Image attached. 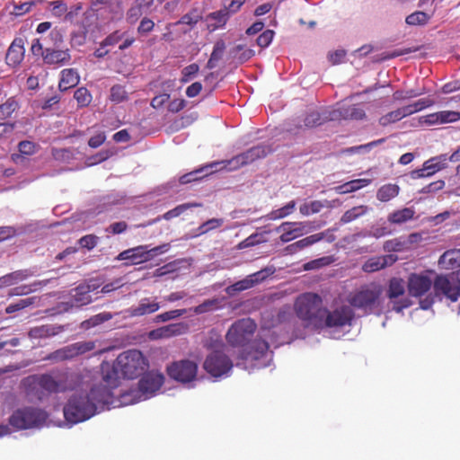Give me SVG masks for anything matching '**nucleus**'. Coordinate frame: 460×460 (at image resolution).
Masks as SVG:
<instances>
[{"mask_svg": "<svg viewBox=\"0 0 460 460\" xmlns=\"http://www.w3.org/2000/svg\"><path fill=\"white\" fill-rule=\"evenodd\" d=\"M164 376L159 372L146 374L138 383V389L129 390L115 398L113 392L103 387H93L85 396H71L64 407V417L71 425L85 421L105 409L117 408L147 400L156 394Z\"/></svg>", "mask_w": 460, "mask_h": 460, "instance_id": "f257e3e1", "label": "nucleus"}, {"mask_svg": "<svg viewBox=\"0 0 460 460\" xmlns=\"http://www.w3.org/2000/svg\"><path fill=\"white\" fill-rule=\"evenodd\" d=\"M256 330V323L250 318H243L234 323L226 333V341L233 347L243 348V358L255 367L270 366L272 352L265 341L254 340L250 342Z\"/></svg>", "mask_w": 460, "mask_h": 460, "instance_id": "f03ea898", "label": "nucleus"}, {"mask_svg": "<svg viewBox=\"0 0 460 460\" xmlns=\"http://www.w3.org/2000/svg\"><path fill=\"white\" fill-rule=\"evenodd\" d=\"M146 367V361L139 350H127L118 356L112 366L108 363L102 365V379L105 385L99 384L84 387V384L80 390H76L72 396L75 394L85 396V394H90L93 387H103L113 392L112 389L119 385V378L133 379L137 377Z\"/></svg>", "mask_w": 460, "mask_h": 460, "instance_id": "7ed1b4c3", "label": "nucleus"}, {"mask_svg": "<svg viewBox=\"0 0 460 460\" xmlns=\"http://www.w3.org/2000/svg\"><path fill=\"white\" fill-rule=\"evenodd\" d=\"M323 309L321 297L313 293L299 296L295 304L297 317L305 323V326L313 329H318L321 326Z\"/></svg>", "mask_w": 460, "mask_h": 460, "instance_id": "20e7f679", "label": "nucleus"}, {"mask_svg": "<svg viewBox=\"0 0 460 460\" xmlns=\"http://www.w3.org/2000/svg\"><path fill=\"white\" fill-rule=\"evenodd\" d=\"M215 339L211 338L209 341H205V346L214 349L205 358L203 368L214 378L227 377L233 368V362L221 350L217 349V343L220 342L219 336L214 334Z\"/></svg>", "mask_w": 460, "mask_h": 460, "instance_id": "39448f33", "label": "nucleus"}, {"mask_svg": "<svg viewBox=\"0 0 460 460\" xmlns=\"http://www.w3.org/2000/svg\"><path fill=\"white\" fill-rule=\"evenodd\" d=\"M353 311L349 305H342L332 311L323 309L322 323L318 329L328 332L332 338L338 339L342 335V328L350 325Z\"/></svg>", "mask_w": 460, "mask_h": 460, "instance_id": "423d86ee", "label": "nucleus"}, {"mask_svg": "<svg viewBox=\"0 0 460 460\" xmlns=\"http://www.w3.org/2000/svg\"><path fill=\"white\" fill-rule=\"evenodd\" d=\"M381 295V287L371 283L352 294L349 301L352 306L362 309L366 313H379Z\"/></svg>", "mask_w": 460, "mask_h": 460, "instance_id": "0eeeda50", "label": "nucleus"}, {"mask_svg": "<svg viewBox=\"0 0 460 460\" xmlns=\"http://www.w3.org/2000/svg\"><path fill=\"white\" fill-rule=\"evenodd\" d=\"M435 296L440 300L446 298L450 302L460 299V274L450 273L438 275L434 280Z\"/></svg>", "mask_w": 460, "mask_h": 460, "instance_id": "6e6552de", "label": "nucleus"}, {"mask_svg": "<svg viewBox=\"0 0 460 460\" xmlns=\"http://www.w3.org/2000/svg\"><path fill=\"white\" fill-rule=\"evenodd\" d=\"M78 376L71 372H61L55 375H42L39 378V385L49 393H63L75 388Z\"/></svg>", "mask_w": 460, "mask_h": 460, "instance_id": "1a4fd4ad", "label": "nucleus"}, {"mask_svg": "<svg viewBox=\"0 0 460 460\" xmlns=\"http://www.w3.org/2000/svg\"><path fill=\"white\" fill-rule=\"evenodd\" d=\"M47 414L36 408H24L15 411L9 418V423L16 429L40 427L45 422Z\"/></svg>", "mask_w": 460, "mask_h": 460, "instance_id": "9d476101", "label": "nucleus"}, {"mask_svg": "<svg viewBox=\"0 0 460 460\" xmlns=\"http://www.w3.org/2000/svg\"><path fill=\"white\" fill-rule=\"evenodd\" d=\"M168 376L188 387H193L198 380V364L189 359L172 362L167 367Z\"/></svg>", "mask_w": 460, "mask_h": 460, "instance_id": "9b49d317", "label": "nucleus"}, {"mask_svg": "<svg viewBox=\"0 0 460 460\" xmlns=\"http://www.w3.org/2000/svg\"><path fill=\"white\" fill-rule=\"evenodd\" d=\"M169 249V243H164L151 249H148L147 245H139L121 252L118 255V260H128L132 264H138L140 262L151 261L157 255L165 253Z\"/></svg>", "mask_w": 460, "mask_h": 460, "instance_id": "f8f14e48", "label": "nucleus"}, {"mask_svg": "<svg viewBox=\"0 0 460 460\" xmlns=\"http://www.w3.org/2000/svg\"><path fill=\"white\" fill-rule=\"evenodd\" d=\"M387 296L389 304L392 305V310L397 313L411 305L410 299L405 296L404 281L401 279L394 278L390 280Z\"/></svg>", "mask_w": 460, "mask_h": 460, "instance_id": "ddd939ff", "label": "nucleus"}, {"mask_svg": "<svg viewBox=\"0 0 460 460\" xmlns=\"http://www.w3.org/2000/svg\"><path fill=\"white\" fill-rule=\"evenodd\" d=\"M314 227L307 222H283L276 228L278 233H281L279 239L282 243H288L299 236L308 234Z\"/></svg>", "mask_w": 460, "mask_h": 460, "instance_id": "4468645a", "label": "nucleus"}, {"mask_svg": "<svg viewBox=\"0 0 460 460\" xmlns=\"http://www.w3.org/2000/svg\"><path fill=\"white\" fill-rule=\"evenodd\" d=\"M94 349V341H79L54 351L49 357V358L56 361L70 359L79 355H83L86 352L92 351Z\"/></svg>", "mask_w": 460, "mask_h": 460, "instance_id": "2eb2a0df", "label": "nucleus"}, {"mask_svg": "<svg viewBox=\"0 0 460 460\" xmlns=\"http://www.w3.org/2000/svg\"><path fill=\"white\" fill-rule=\"evenodd\" d=\"M449 162V156L447 154H442L424 162L422 168L413 170L411 172V179H420L424 177H429L436 172L447 167Z\"/></svg>", "mask_w": 460, "mask_h": 460, "instance_id": "dca6fc26", "label": "nucleus"}, {"mask_svg": "<svg viewBox=\"0 0 460 460\" xmlns=\"http://www.w3.org/2000/svg\"><path fill=\"white\" fill-rule=\"evenodd\" d=\"M434 286V281L426 273H411L407 281L408 290L412 296L425 295Z\"/></svg>", "mask_w": 460, "mask_h": 460, "instance_id": "f3484780", "label": "nucleus"}, {"mask_svg": "<svg viewBox=\"0 0 460 460\" xmlns=\"http://www.w3.org/2000/svg\"><path fill=\"white\" fill-rule=\"evenodd\" d=\"M366 117L365 111L357 106H341L337 109L329 111V114L326 117L330 120H340V119H356L360 120Z\"/></svg>", "mask_w": 460, "mask_h": 460, "instance_id": "a211bd4d", "label": "nucleus"}, {"mask_svg": "<svg viewBox=\"0 0 460 460\" xmlns=\"http://www.w3.org/2000/svg\"><path fill=\"white\" fill-rule=\"evenodd\" d=\"M266 276L267 274L265 270L257 271L253 274L247 276L243 279L228 286L226 288V292L229 296H234L237 292L244 291L254 287L256 284L264 279Z\"/></svg>", "mask_w": 460, "mask_h": 460, "instance_id": "6ab92c4d", "label": "nucleus"}, {"mask_svg": "<svg viewBox=\"0 0 460 460\" xmlns=\"http://www.w3.org/2000/svg\"><path fill=\"white\" fill-rule=\"evenodd\" d=\"M159 308L160 305L155 298L145 297L137 305L128 308L125 313L131 317H137L153 314Z\"/></svg>", "mask_w": 460, "mask_h": 460, "instance_id": "aec40b11", "label": "nucleus"}, {"mask_svg": "<svg viewBox=\"0 0 460 460\" xmlns=\"http://www.w3.org/2000/svg\"><path fill=\"white\" fill-rule=\"evenodd\" d=\"M24 40L22 38H16L11 43L6 53V64L9 66H18L24 58Z\"/></svg>", "mask_w": 460, "mask_h": 460, "instance_id": "412c9836", "label": "nucleus"}, {"mask_svg": "<svg viewBox=\"0 0 460 460\" xmlns=\"http://www.w3.org/2000/svg\"><path fill=\"white\" fill-rule=\"evenodd\" d=\"M42 58L46 64L64 66L68 64L71 59L69 49H45L42 52Z\"/></svg>", "mask_w": 460, "mask_h": 460, "instance_id": "4be33fe9", "label": "nucleus"}, {"mask_svg": "<svg viewBox=\"0 0 460 460\" xmlns=\"http://www.w3.org/2000/svg\"><path fill=\"white\" fill-rule=\"evenodd\" d=\"M97 288V285L90 283L78 286L71 293L74 303L78 306L90 304L92 298L89 294Z\"/></svg>", "mask_w": 460, "mask_h": 460, "instance_id": "5701e85b", "label": "nucleus"}, {"mask_svg": "<svg viewBox=\"0 0 460 460\" xmlns=\"http://www.w3.org/2000/svg\"><path fill=\"white\" fill-rule=\"evenodd\" d=\"M396 260L397 257L393 254L372 257L364 263L362 269L366 272H374L392 265Z\"/></svg>", "mask_w": 460, "mask_h": 460, "instance_id": "b1692460", "label": "nucleus"}, {"mask_svg": "<svg viewBox=\"0 0 460 460\" xmlns=\"http://www.w3.org/2000/svg\"><path fill=\"white\" fill-rule=\"evenodd\" d=\"M324 235H325L324 233H318V234L309 235V236L303 238L294 243L288 245L285 248V251L288 254L296 253L299 251L320 242L321 240H323L324 238Z\"/></svg>", "mask_w": 460, "mask_h": 460, "instance_id": "393cba45", "label": "nucleus"}, {"mask_svg": "<svg viewBox=\"0 0 460 460\" xmlns=\"http://www.w3.org/2000/svg\"><path fill=\"white\" fill-rule=\"evenodd\" d=\"M63 331L60 325L45 324L31 328L28 335L31 339H45L55 336Z\"/></svg>", "mask_w": 460, "mask_h": 460, "instance_id": "a878e982", "label": "nucleus"}, {"mask_svg": "<svg viewBox=\"0 0 460 460\" xmlns=\"http://www.w3.org/2000/svg\"><path fill=\"white\" fill-rule=\"evenodd\" d=\"M438 265L443 270H456L460 268V249L445 252L438 260Z\"/></svg>", "mask_w": 460, "mask_h": 460, "instance_id": "bb28decb", "label": "nucleus"}, {"mask_svg": "<svg viewBox=\"0 0 460 460\" xmlns=\"http://www.w3.org/2000/svg\"><path fill=\"white\" fill-rule=\"evenodd\" d=\"M32 275L33 272L31 270H20L6 274L0 278V288L15 285Z\"/></svg>", "mask_w": 460, "mask_h": 460, "instance_id": "cd10ccee", "label": "nucleus"}, {"mask_svg": "<svg viewBox=\"0 0 460 460\" xmlns=\"http://www.w3.org/2000/svg\"><path fill=\"white\" fill-rule=\"evenodd\" d=\"M270 152V149L267 146L259 145L248 149L240 155L243 157L244 165H247L256 161L257 159L265 157Z\"/></svg>", "mask_w": 460, "mask_h": 460, "instance_id": "c85d7f7f", "label": "nucleus"}, {"mask_svg": "<svg viewBox=\"0 0 460 460\" xmlns=\"http://www.w3.org/2000/svg\"><path fill=\"white\" fill-rule=\"evenodd\" d=\"M79 74L74 68H66L61 71V78L59 81V88L61 90H67L75 86L79 83Z\"/></svg>", "mask_w": 460, "mask_h": 460, "instance_id": "c756f323", "label": "nucleus"}, {"mask_svg": "<svg viewBox=\"0 0 460 460\" xmlns=\"http://www.w3.org/2000/svg\"><path fill=\"white\" fill-rule=\"evenodd\" d=\"M229 16L230 14L225 9L209 13L207 16L208 30L213 31L224 26L226 23Z\"/></svg>", "mask_w": 460, "mask_h": 460, "instance_id": "7c9ffc66", "label": "nucleus"}, {"mask_svg": "<svg viewBox=\"0 0 460 460\" xmlns=\"http://www.w3.org/2000/svg\"><path fill=\"white\" fill-rule=\"evenodd\" d=\"M369 210L370 208L367 206L364 205L353 207L352 208L343 213L340 219V222L341 224H349L365 216L369 212Z\"/></svg>", "mask_w": 460, "mask_h": 460, "instance_id": "2f4dec72", "label": "nucleus"}, {"mask_svg": "<svg viewBox=\"0 0 460 460\" xmlns=\"http://www.w3.org/2000/svg\"><path fill=\"white\" fill-rule=\"evenodd\" d=\"M415 210L411 208H404L392 212L388 216V221L392 224L401 225L413 218Z\"/></svg>", "mask_w": 460, "mask_h": 460, "instance_id": "473e14b6", "label": "nucleus"}, {"mask_svg": "<svg viewBox=\"0 0 460 460\" xmlns=\"http://www.w3.org/2000/svg\"><path fill=\"white\" fill-rule=\"evenodd\" d=\"M296 202L295 200H291L282 208L272 210L265 217L269 220L282 219L291 215L296 210Z\"/></svg>", "mask_w": 460, "mask_h": 460, "instance_id": "72a5a7b5", "label": "nucleus"}, {"mask_svg": "<svg viewBox=\"0 0 460 460\" xmlns=\"http://www.w3.org/2000/svg\"><path fill=\"white\" fill-rule=\"evenodd\" d=\"M199 204H198V203H184V204H181V205L175 207L174 208H172V209L167 211L166 213H164L161 217H159L152 220L151 222L148 223V225L156 223L161 218H164L165 220H170L172 218L179 217L180 215L184 213L189 208H194V207H199Z\"/></svg>", "mask_w": 460, "mask_h": 460, "instance_id": "f704fd0d", "label": "nucleus"}, {"mask_svg": "<svg viewBox=\"0 0 460 460\" xmlns=\"http://www.w3.org/2000/svg\"><path fill=\"white\" fill-rule=\"evenodd\" d=\"M400 188L396 184H385L382 186L376 193V198L382 202H386L399 194Z\"/></svg>", "mask_w": 460, "mask_h": 460, "instance_id": "c9c22d12", "label": "nucleus"}, {"mask_svg": "<svg viewBox=\"0 0 460 460\" xmlns=\"http://www.w3.org/2000/svg\"><path fill=\"white\" fill-rule=\"evenodd\" d=\"M179 326L177 324H170L167 326H164L158 328L156 330L152 331L149 333L151 339L156 340L161 338H168L179 333Z\"/></svg>", "mask_w": 460, "mask_h": 460, "instance_id": "e433bc0d", "label": "nucleus"}, {"mask_svg": "<svg viewBox=\"0 0 460 460\" xmlns=\"http://www.w3.org/2000/svg\"><path fill=\"white\" fill-rule=\"evenodd\" d=\"M431 16L432 14H428L425 12L417 11L409 14L405 19V22L411 26H422L426 25L429 22Z\"/></svg>", "mask_w": 460, "mask_h": 460, "instance_id": "4c0bfd02", "label": "nucleus"}, {"mask_svg": "<svg viewBox=\"0 0 460 460\" xmlns=\"http://www.w3.org/2000/svg\"><path fill=\"white\" fill-rule=\"evenodd\" d=\"M19 108L17 101L11 97L5 102L0 105V120L9 117Z\"/></svg>", "mask_w": 460, "mask_h": 460, "instance_id": "58836bf2", "label": "nucleus"}, {"mask_svg": "<svg viewBox=\"0 0 460 460\" xmlns=\"http://www.w3.org/2000/svg\"><path fill=\"white\" fill-rule=\"evenodd\" d=\"M113 315L109 312H102L93 315L90 319L83 322L82 326L85 329L99 325L106 321L112 319Z\"/></svg>", "mask_w": 460, "mask_h": 460, "instance_id": "ea45409f", "label": "nucleus"}, {"mask_svg": "<svg viewBox=\"0 0 460 460\" xmlns=\"http://www.w3.org/2000/svg\"><path fill=\"white\" fill-rule=\"evenodd\" d=\"M329 111H324L323 114H320L318 111L310 112L305 119V127H314L321 125L326 120H330L326 117L328 116Z\"/></svg>", "mask_w": 460, "mask_h": 460, "instance_id": "a19ab883", "label": "nucleus"}, {"mask_svg": "<svg viewBox=\"0 0 460 460\" xmlns=\"http://www.w3.org/2000/svg\"><path fill=\"white\" fill-rule=\"evenodd\" d=\"M385 141V138H380V139L369 142L365 145H360V146L347 148L346 150H344V152L349 153V154H355V153H361V152L367 153V152H369L373 147L384 143Z\"/></svg>", "mask_w": 460, "mask_h": 460, "instance_id": "79ce46f5", "label": "nucleus"}, {"mask_svg": "<svg viewBox=\"0 0 460 460\" xmlns=\"http://www.w3.org/2000/svg\"><path fill=\"white\" fill-rule=\"evenodd\" d=\"M220 301L217 298L208 299L204 301L202 304L195 306L193 312L197 314H201L208 311L217 309L219 307Z\"/></svg>", "mask_w": 460, "mask_h": 460, "instance_id": "37998d69", "label": "nucleus"}, {"mask_svg": "<svg viewBox=\"0 0 460 460\" xmlns=\"http://www.w3.org/2000/svg\"><path fill=\"white\" fill-rule=\"evenodd\" d=\"M323 208V205L321 201L314 200L301 205L299 208V211L304 216H309L311 214L318 213Z\"/></svg>", "mask_w": 460, "mask_h": 460, "instance_id": "c03bdc74", "label": "nucleus"}, {"mask_svg": "<svg viewBox=\"0 0 460 460\" xmlns=\"http://www.w3.org/2000/svg\"><path fill=\"white\" fill-rule=\"evenodd\" d=\"M128 93L122 85L117 84L111 88L110 99L111 102L119 103L126 101Z\"/></svg>", "mask_w": 460, "mask_h": 460, "instance_id": "a18cd8bd", "label": "nucleus"}, {"mask_svg": "<svg viewBox=\"0 0 460 460\" xmlns=\"http://www.w3.org/2000/svg\"><path fill=\"white\" fill-rule=\"evenodd\" d=\"M402 119L401 113L398 109L392 111L382 117H380L378 122L382 127H387L390 124L395 123Z\"/></svg>", "mask_w": 460, "mask_h": 460, "instance_id": "49530a36", "label": "nucleus"}, {"mask_svg": "<svg viewBox=\"0 0 460 460\" xmlns=\"http://www.w3.org/2000/svg\"><path fill=\"white\" fill-rule=\"evenodd\" d=\"M74 97L76 100L78 105L81 107L87 106L92 101L91 93L84 87L78 88L75 92Z\"/></svg>", "mask_w": 460, "mask_h": 460, "instance_id": "de8ad7c7", "label": "nucleus"}, {"mask_svg": "<svg viewBox=\"0 0 460 460\" xmlns=\"http://www.w3.org/2000/svg\"><path fill=\"white\" fill-rule=\"evenodd\" d=\"M224 223V220L222 218H212L205 223H203L199 228H198V234L197 235L203 234L208 233L210 230L217 229L220 227Z\"/></svg>", "mask_w": 460, "mask_h": 460, "instance_id": "09e8293b", "label": "nucleus"}, {"mask_svg": "<svg viewBox=\"0 0 460 460\" xmlns=\"http://www.w3.org/2000/svg\"><path fill=\"white\" fill-rule=\"evenodd\" d=\"M48 10L53 16L59 18L66 13L67 5L62 1H53L49 3Z\"/></svg>", "mask_w": 460, "mask_h": 460, "instance_id": "8fccbe9b", "label": "nucleus"}, {"mask_svg": "<svg viewBox=\"0 0 460 460\" xmlns=\"http://www.w3.org/2000/svg\"><path fill=\"white\" fill-rule=\"evenodd\" d=\"M47 282L48 281H44V282L39 281V282H34L31 285L20 286V287L15 288L13 290L12 294L16 295V296L27 295L33 291H36L38 288H40L41 287L42 283L46 284Z\"/></svg>", "mask_w": 460, "mask_h": 460, "instance_id": "3c124183", "label": "nucleus"}, {"mask_svg": "<svg viewBox=\"0 0 460 460\" xmlns=\"http://www.w3.org/2000/svg\"><path fill=\"white\" fill-rule=\"evenodd\" d=\"M233 53L241 62H245L254 56V50L251 49H244L243 45H237L234 47Z\"/></svg>", "mask_w": 460, "mask_h": 460, "instance_id": "603ef678", "label": "nucleus"}, {"mask_svg": "<svg viewBox=\"0 0 460 460\" xmlns=\"http://www.w3.org/2000/svg\"><path fill=\"white\" fill-rule=\"evenodd\" d=\"M226 172H233L244 166L243 157L241 155H237L231 159L224 160Z\"/></svg>", "mask_w": 460, "mask_h": 460, "instance_id": "864d4df0", "label": "nucleus"}, {"mask_svg": "<svg viewBox=\"0 0 460 460\" xmlns=\"http://www.w3.org/2000/svg\"><path fill=\"white\" fill-rule=\"evenodd\" d=\"M201 19V15L199 12L196 9L192 10L191 12L184 14L181 20L178 22V23L181 24H187L190 26L195 25L199 20Z\"/></svg>", "mask_w": 460, "mask_h": 460, "instance_id": "5fc2aeb1", "label": "nucleus"}, {"mask_svg": "<svg viewBox=\"0 0 460 460\" xmlns=\"http://www.w3.org/2000/svg\"><path fill=\"white\" fill-rule=\"evenodd\" d=\"M199 171L206 172V174L223 171L226 172L224 160L208 164L207 165L201 167Z\"/></svg>", "mask_w": 460, "mask_h": 460, "instance_id": "6e6d98bb", "label": "nucleus"}, {"mask_svg": "<svg viewBox=\"0 0 460 460\" xmlns=\"http://www.w3.org/2000/svg\"><path fill=\"white\" fill-rule=\"evenodd\" d=\"M185 313H186L185 309L172 310V311L165 312V313L158 314L155 317V319H156V322H166V321H169L171 319H174V318H177L179 316H181Z\"/></svg>", "mask_w": 460, "mask_h": 460, "instance_id": "4d7b16f0", "label": "nucleus"}, {"mask_svg": "<svg viewBox=\"0 0 460 460\" xmlns=\"http://www.w3.org/2000/svg\"><path fill=\"white\" fill-rule=\"evenodd\" d=\"M438 115L440 123L454 122L460 119V113L457 111H444L438 112Z\"/></svg>", "mask_w": 460, "mask_h": 460, "instance_id": "13d9d810", "label": "nucleus"}, {"mask_svg": "<svg viewBox=\"0 0 460 460\" xmlns=\"http://www.w3.org/2000/svg\"><path fill=\"white\" fill-rule=\"evenodd\" d=\"M274 31L271 30H266L257 38V44L261 48H267L274 38Z\"/></svg>", "mask_w": 460, "mask_h": 460, "instance_id": "bf43d9fd", "label": "nucleus"}, {"mask_svg": "<svg viewBox=\"0 0 460 460\" xmlns=\"http://www.w3.org/2000/svg\"><path fill=\"white\" fill-rule=\"evenodd\" d=\"M125 36L124 32H120L116 31L110 35H108L102 41V47L113 46L117 44L119 40H121Z\"/></svg>", "mask_w": 460, "mask_h": 460, "instance_id": "052dcab7", "label": "nucleus"}, {"mask_svg": "<svg viewBox=\"0 0 460 460\" xmlns=\"http://www.w3.org/2000/svg\"><path fill=\"white\" fill-rule=\"evenodd\" d=\"M19 151L22 155H31L37 151V145L31 141H21L18 145Z\"/></svg>", "mask_w": 460, "mask_h": 460, "instance_id": "680f3d73", "label": "nucleus"}, {"mask_svg": "<svg viewBox=\"0 0 460 460\" xmlns=\"http://www.w3.org/2000/svg\"><path fill=\"white\" fill-rule=\"evenodd\" d=\"M263 240L261 238V235L259 234H252L250 236H248L246 239L242 241L238 244L239 249H244L248 247H252L255 244L262 243Z\"/></svg>", "mask_w": 460, "mask_h": 460, "instance_id": "e2e57ef3", "label": "nucleus"}, {"mask_svg": "<svg viewBox=\"0 0 460 460\" xmlns=\"http://www.w3.org/2000/svg\"><path fill=\"white\" fill-rule=\"evenodd\" d=\"M331 262H332L331 257H323V258L316 259V260H314V261H311L305 263V270H309L318 269L323 266L328 265Z\"/></svg>", "mask_w": 460, "mask_h": 460, "instance_id": "0e129e2a", "label": "nucleus"}, {"mask_svg": "<svg viewBox=\"0 0 460 460\" xmlns=\"http://www.w3.org/2000/svg\"><path fill=\"white\" fill-rule=\"evenodd\" d=\"M422 93L415 91L413 89L408 90V91H396L394 93V99L395 101H403L411 98H414L417 96H420Z\"/></svg>", "mask_w": 460, "mask_h": 460, "instance_id": "69168bd1", "label": "nucleus"}, {"mask_svg": "<svg viewBox=\"0 0 460 460\" xmlns=\"http://www.w3.org/2000/svg\"><path fill=\"white\" fill-rule=\"evenodd\" d=\"M31 303H32V301L31 298L21 299L17 303L9 305L5 309V312L7 314L14 313L16 311L22 310V309L29 306L30 305H31Z\"/></svg>", "mask_w": 460, "mask_h": 460, "instance_id": "338daca9", "label": "nucleus"}, {"mask_svg": "<svg viewBox=\"0 0 460 460\" xmlns=\"http://www.w3.org/2000/svg\"><path fill=\"white\" fill-rule=\"evenodd\" d=\"M346 56L344 49H337L328 54V59L332 65H338L343 62Z\"/></svg>", "mask_w": 460, "mask_h": 460, "instance_id": "774afa93", "label": "nucleus"}]
</instances>
